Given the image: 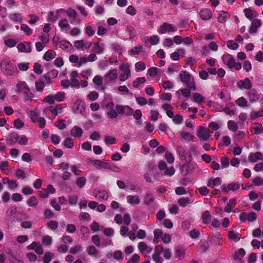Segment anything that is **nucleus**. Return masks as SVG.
Returning <instances> with one entry per match:
<instances>
[{
    "mask_svg": "<svg viewBox=\"0 0 263 263\" xmlns=\"http://www.w3.org/2000/svg\"><path fill=\"white\" fill-rule=\"evenodd\" d=\"M194 201V198L192 196L189 197H182L178 200V204L181 207H185L189 204H191Z\"/></svg>",
    "mask_w": 263,
    "mask_h": 263,
    "instance_id": "21",
    "label": "nucleus"
},
{
    "mask_svg": "<svg viewBox=\"0 0 263 263\" xmlns=\"http://www.w3.org/2000/svg\"><path fill=\"white\" fill-rule=\"evenodd\" d=\"M9 19L13 22H21L22 21V15L19 13H13L10 14L9 16Z\"/></svg>",
    "mask_w": 263,
    "mask_h": 263,
    "instance_id": "45",
    "label": "nucleus"
},
{
    "mask_svg": "<svg viewBox=\"0 0 263 263\" xmlns=\"http://www.w3.org/2000/svg\"><path fill=\"white\" fill-rule=\"evenodd\" d=\"M229 238L234 241L237 242L240 239V235L239 233L234 232L233 230H231L229 232Z\"/></svg>",
    "mask_w": 263,
    "mask_h": 263,
    "instance_id": "51",
    "label": "nucleus"
},
{
    "mask_svg": "<svg viewBox=\"0 0 263 263\" xmlns=\"http://www.w3.org/2000/svg\"><path fill=\"white\" fill-rule=\"evenodd\" d=\"M159 170L164 176L171 177L174 175L175 170L173 166L168 167L164 161H160L158 165Z\"/></svg>",
    "mask_w": 263,
    "mask_h": 263,
    "instance_id": "6",
    "label": "nucleus"
},
{
    "mask_svg": "<svg viewBox=\"0 0 263 263\" xmlns=\"http://www.w3.org/2000/svg\"><path fill=\"white\" fill-rule=\"evenodd\" d=\"M199 15L202 20L208 21L212 17L213 12L210 9L204 8L200 10Z\"/></svg>",
    "mask_w": 263,
    "mask_h": 263,
    "instance_id": "18",
    "label": "nucleus"
},
{
    "mask_svg": "<svg viewBox=\"0 0 263 263\" xmlns=\"http://www.w3.org/2000/svg\"><path fill=\"white\" fill-rule=\"evenodd\" d=\"M177 30V29L176 26L171 24L164 23L160 26L158 32L160 34H164L171 32H175Z\"/></svg>",
    "mask_w": 263,
    "mask_h": 263,
    "instance_id": "8",
    "label": "nucleus"
},
{
    "mask_svg": "<svg viewBox=\"0 0 263 263\" xmlns=\"http://www.w3.org/2000/svg\"><path fill=\"white\" fill-rule=\"evenodd\" d=\"M114 62V61L111 59H109L108 60H102L99 62L98 67L100 69L104 70L112 64Z\"/></svg>",
    "mask_w": 263,
    "mask_h": 263,
    "instance_id": "38",
    "label": "nucleus"
},
{
    "mask_svg": "<svg viewBox=\"0 0 263 263\" xmlns=\"http://www.w3.org/2000/svg\"><path fill=\"white\" fill-rule=\"evenodd\" d=\"M202 220L204 223H209L211 220V215L209 211H205L202 214Z\"/></svg>",
    "mask_w": 263,
    "mask_h": 263,
    "instance_id": "53",
    "label": "nucleus"
},
{
    "mask_svg": "<svg viewBox=\"0 0 263 263\" xmlns=\"http://www.w3.org/2000/svg\"><path fill=\"white\" fill-rule=\"evenodd\" d=\"M18 134L16 132L11 133L7 137L6 142L9 145H13L17 142Z\"/></svg>",
    "mask_w": 263,
    "mask_h": 263,
    "instance_id": "20",
    "label": "nucleus"
},
{
    "mask_svg": "<svg viewBox=\"0 0 263 263\" xmlns=\"http://www.w3.org/2000/svg\"><path fill=\"white\" fill-rule=\"evenodd\" d=\"M105 109L107 110L106 114L108 118H115V110L114 109V104L110 102L105 105Z\"/></svg>",
    "mask_w": 263,
    "mask_h": 263,
    "instance_id": "23",
    "label": "nucleus"
},
{
    "mask_svg": "<svg viewBox=\"0 0 263 263\" xmlns=\"http://www.w3.org/2000/svg\"><path fill=\"white\" fill-rule=\"evenodd\" d=\"M245 16L249 20H252L253 18L257 16V13L252 10L251 8H246L243 10Z\"/></svg>",
    "mask_w": 263,
    "mask_h": 263,
    "instance_id": "36",
    "label": "nucleus"
},
{
    "mask_svg": "<svg viewBox=\"0 0 263 263\" xmlns=\"http://www.w3.org/2000/svg\"><path fill=\"white\" fill-rule=\"evenodd\" d=\"M56 56V53L52 50H48L47 51L43 57V58L46 61H50L53 59Z\"/></svg>",
    "mask_w": 263,
    "mask_h": 263,
    "instance_id": "42",
    "label": "nucleus"
},
{
    "mask_svg": "<svg viewBox=\"0 0 263 263\" xmlns=\"http://www.w3.org/2000/svg\"><path fill=\"white\" fill-rule=\"evenodd\" d=\"M162 108L165 110L167 116L169 118H173L174 117V114L172 111L173 108L171 105L165 103L162 105Z\"/></svg>",
    "mask_w": 263,
    "mask_h": 263,
    "instance_id": "39",
    "label": "nucleus"
},
{
    "mask_svg": "<svg viewBox=\"0 0 263 263\" xmlns=\"http://www.w3.org/2000/svg\"><path fill=\"white\" fill-rule=\"evenodd\" d=\"M31 43L24 42L18 44L17 48L20 52L29 53L31 51Z\"/></svg>",
    "mask_w": 263,
    "mask_h": 263,
    "instance_id": "16",
    "label": "nucleus"
},
{
    "mask_svg": "<svg viewBox=\"0 0 263 263\" xmlns=\"http://www.w3.org/2000/svg\"><path fill=\"white\" fill-rule=\"evenodd\" d=\"M194 168L192 164L186 163L182 165L180 167L181 173L183 175H186L193 172Z\"/></svg>",
    "mask_w": 263,
    "mask_h": 263,
    "instance_id": "24",
    "label": "nucleus"
},
{
    "mask_svg": "<svg viewBox=\"0 0 263 263\" xmlns=\"http://www.w3.org/2000/svg\"><path fill=\"white\" fill-rule=\"evenodd\" d=\"M75 47L77 49L84 50L89 49L92 45L90 41H84L83 40L76 41L74 43Z\"/></svg>",
    "mask_w": 263,
    "mask_h": 263,
    "instance_id": "12",
    "label": "nucleus"
},
{
    "mask_svg": "<svg viewBox=\"0 0 263 263\" xmlns=\"http://www.w3.org/2000/svg\"><path fill=\"white\" fill-rule=\"evenodd\" d=\"M143 47L141 45L136 46L128 51V54L131 56L138 55L142 51Z\"/></svg>",
    "mask_w": 263,
    "mask_h": 263,
    "instance_id": "48",
    "label": "nucleus"
},
{
    "mask_svg": "<svg viewBox=\"0 0 263 263\" xmlns=\"http://www.w3.org/2000/svg\"><path fill=\"white\" fill-rule=\"evenodd\" d=\"M15 87V91L16 92L23 93L29 86L26 82L20 81L16 83Z\"/></svg>",
    "mask_w": 263,
    "mask_h": 263,
    "instance_id": "29",
    "label": "nucleus"
},
{
    "mask_svg": "<svg viewBox=\"0 0 263 263\" xmlns=\"http://www.w3.org/2000/svg\"><path fill=\"white\" fill-rule=\"evenodd\" d=\"M62 12H64L67 14V15L70 17H72L73 18H75L77 17V13L75 11V10L69 8L67 10H65L64 9H59L57 11V15H59Z\"/></svg>",
    "mask_w": 263,
    "mask_h": 263,
    "instance_id": "25",
    "label": "nucleus"
},
{
    "mask_svg": "<svg viewBox=\"0 0 263 263\" xmlns=\"http://www.w3.org/2000/svg\"><path fill=\"white\" fill-rule=\"evenodd\" d=\"M52 242V238L49 235L44 236L42 238V243L45 246H50Z\"/></svg>",
    "mask_w": 263,
    "mask_h": 263,
    "instance_id": "62",
    "label": "nucleus"
},
{
    "mask_svg": "<svg viewBox=\"0 0 263 263\" xmlns=\"http://www.w3.org/2000/svg\"><path fill=\"white\" fill-rule=\"evenodd\" d=\"M237 86L240 89H250L252 87V83L248 78L238 81Z\"/></svg>",
    "mask_w": 263,
    "mask_h": 263,
    "instance_id": "14",
    "label": "nucleus"
},
{
    "mask_svg": "<svg viewBox=\"0 0 263 263\" xmlns=\"http://www.w3.org/2000/svg\"><path fill=\"white\" fill-rule=\"evenodd\" d=\"M213 132H210L209 129L203 126H199L197 131V136L201 141H207L211 136Z\"/></svg>",
    "mask_w": 263,
    "mask_h": 263,
    "instance_id": "7",
    "label": "nucleus"
},
{
    "mask_svg": "<svg viewBox=\"0 0 263 263\" xmlns=\"http://www.w3.org/2000/svg\"><path fill=\"white\" fill-rule=\"evenodd\" d=\"M65 98V93L64 92H58L54 95H49L44 99V101L49 104H54L55 101L62 102Z\"/></svg>",
    "mask_w": 263,
    "mask_h": 263,
    "instance_id": "5",
    "label": "nucleus"
},
{
    "mask_svg": "<svg viewBox=\"0 0 263 263\" xmlns=\"http://www.w3.org/2000/svg\"><path fill=\"white\" fill-rule=\"evenodd\" d=\"M147 41L149 42L152 45H155L159 43L160 37L158 35H154L148 37Z\"/></svg>",
    "mask_w": 263,
    "mask_h": 263,
    "instance_id": "55",
    "label": "nucleus"
},
{
    "mask_svg": "<svg viewBox=\"0 0 263 263\" xmlns=\"http://www.w3.org/2000/svg\"><path fill=\"white\" fill-rule=\"evenodd\" d=\"M85 102L80 99H77L74 103L72 110L75 114H82L85 110Z\"/></svg>",
    "mask_w": 263,
    "mask_h": 263,
    "instance_id": "9",
    "label": "nucleus"
},
{
    "mask_svg": "<svg viewBox=\"0 0 263 263\" xmlns=\"http://www.w3.org/2000/svg\"><path fill=\"white\" fill-rule=\"evenodd\" d=\"M64 146L68 148H71L73 146V140L71 138H66L63 142Z\"/></svg>",
    "mask_w": 263,
    "mask_h": 263,
    "instance_id": "60",
    "label": "nucleus"
},
{
    "mask_svg": "<svg viewBox=\"0 0 263 263\" xmlns=\"http://www.w3.org/2000/svg\"><path fill=\"white\" fill-rule=\"evenodd\" d=\"M261 24L262 23L260 20H254L252 22L251 25L249 28V32L251 34L256 33L258 30V28L261 26Z\"/></svg>",
    "mask_w": 263,
    "mask_h": 263,
    "instance_id": "22",
    "label": "nucleus"
},
{
    "mask_svg": "<svg viewBox=\"0 0 263 263\" xmlns=\"http://www.w3.org/2000/svg\"><path fill=\"white\" fill-rule=\"evenodd\" d=\"M130 116L133 114V109L128 106H116V113Z\"/></svg>",
    "mask_w": 263,
    "mask_h": 263,
    "instance_id": "15",
    "label": "nucleus"
},
{
    "mask_svg": "<svg viewBox=\"0 0 263 263\" xmlns=\"http://www.w3.org/2000/svg\"><path fill=\"white\" fill-rule=\"evenodd\" d=\"M86 182V178L85 177H79L76 181V184L81 189L83 188L85 186Z\"/></svg>",
    "mask_w": 263,
    "mask_h": 263,
    "instance_id": "57",
    "label": "nucleus"
},
{
    "mask_svg": "<svg viewBox=\"0 0 263 263\" xmlns=\"http://www.w3.org/2000/svg\"><path fill=\"white\" fill-rule=\"evenodd\" d=\"M115 80V69L110 70L104 77V80L106 84H109Z\"/></svg>",
    "mask_w": 263,
    "mask_h": 263,
    "instance_id": "27",
    "label": "nucleus"
},
{
    "mask_svg": "<svg viewBox=\"0 0 263 263\" xmlns=\"http://www.w3.org/2000/svg\"><path fill=\"white\" fill-rule=\"evenodd\" d=\"M26 202L29 206L35 208L39 203V200L35 196H32L27 200Z\"/></svg>",
    "mask_w": 263,
    "mask_h": 263,
    "instance_id": "49",
    "label": "nucleus"
},
{
    "mask_svg": "<svg viewBox=\"0 0 263 263\" xmlns=\"http://www.w3.org/2000/svg\"><path fill=\"white\" fill-rule=\"evenodd\" d=\"M154 235L153 243L157 244L159 241V239L162 236V231L159 229H155L154 231Z\"/></svg>",
    "mask_w": 263,
    "mask_h": 263,
    "instance_id": "52",
    "label": "nucleus"
},
{
    "mask_svg": "<svg viewBox=\"0 0 263 263\" xmlns=\"http://www.w3.org/2000/svg\"><path fill=\"white\" fill-rule=\"evenodd\" d=\"M240 184L238 183L232 182L227 186H222V190L224 192H228L230 191H236L240 188Z\"/></svg>",
    "mask_w": 263,
    "mask_h": 263,
    "instance_id": "28",
    "label": "nucleus"
},
{
    "mask_svg": "<svg viewBox=\"0 0 263 263\" xmlns=\"http://www.w3.org/2000/svg\"><path fill=\"white\" fill-rule=\"evenodd\" d=\"M146 69V66L144 62L142 61H139L137 62L135 64V69L136 71L139 72L141 71H143Z\"/></svg>",
    "mask_w": 263,
    "mask_h": 263,
    "instance_id": "58",
    "label": "nucleus"
},
{
    "mask_svg": "<svg viewBox=\"0 0 263 263\" xmlns=\"http://www.w3.org/2000/svg\"><path fill=\"white\" fill-rule=\"evenodd\" d=\"M181 140L185 141H190L193 140L194 136L187 132H182L180 133Z\"/></svg>",
    "mask_w": 263,
    "mask_h": 263,
    "instance_id": "47",
    "label": "nucleus"
},
{
    "mask_svg": "<svg viewBox=\"0 0 263 263\" xmlns=\"http://www.w3.org/2000/svg\"><path fill=\"white\" fill-rule=\"evenodd\" d=\"M104 50V45L103 44L96 43L93 44V51L96 54H100L103 53Z\"/></svg>",
    "mask_w": 263,
    "mask_h": 263,
    "instance_id": "37",
    "label": "nucleus"
},
{
    "mask_svg": "<svg viewBox=\"0 0 263 263\" xmlns=\"http://www.w3.org/2000/svg\"><path fill=\"white\" fill-rule=\"evenodd\" d=\"M163 247L161 245L157 246L154 249V253L153 255V259L156 263H162L163 259L160 256L162 252Z\"/></svg>",
    "mask_w": 263,
    "mask_h": 263,
    "instance_id": "10",
    "label": "nucleus"
},
{
    "mask_svg": "<svg viewBox=\"0 0 263 263\" xmlns=\"http://www.w3.org/2000/svg\"><path fill=\"white\" fill-rule=\"evenodd\" d=\"M138 249L142 253L149 254L152 250V248L147 246L146 243L143 242H140L138 246Z\"/></svg>",
    "mask_w": 263,
    "mask_h": 263,
    "instance_id": "31",
    "label": "nucleus"
},
{
    "mask_svg": "<svg viewBox=\"0 0 263 263\" xmlns=\"http://www.w3.org/2000/svg\"><path fill=\"white\" fill-rule=\"evenodd\" d=\"M222 60L229 68H234L236 70H239L242 66L239 63L235 62L233 57L229 54H224L222 57Z\"/></svg>",
    "mask_w": 263,
    "mask_h": 263,
    "instance_id": "2",
    "label": "nucleus"
},
{
    "mask_svg": "<svg viewBox=\"0 0 263 263\" xmlns=\"http://www.w3.org/2000/svg\"><path fill=\"white\" fill-rule=\"evenodd\" d=\"M262 159V155L260 152L251 153L249 155V160L251 162H255L258 160H261Z\"/></svg>",
    "mask_w": 263,
    "mask_h": 263,
    "instance_id": "35",
    "label": "nucleus"
},
{
    "mask_svg": "<svg viewBox=\"0 0 263 263\" xmlns=\"http://www.w3.org/2000/svg\"><path fill=\"white\" fill-rule=\"evenodd\" d=\"M59 47L66 52H70L72 49L71 44L68 41L62 40L59 43Z\"/></svg>",
    "mask_w": 263,
    "mask_h": 263,
    "instance_id": "26",
    "label": "nucleus"
},
{
    "mask_svg": "<svg viewBox=\"0 0 263 263\" xmlns=\"http://www.w3.org/2000/svg\"><path fill=\"white\" fill-rule=\"evenodd\" d=\"M247 96L249 101L252 103L257 102L260 98V95L254 89H250L248 92Z\"/></svg>",
    "mask_w": 263,
    "mask_h": 263,
    "instance_id": "19",
    "label": "nucleus"
},
{
    "mask_svg": "<svg viewBox=\"0 0 263 263\" xmlns=\"http://www.w3.org/2000/svg\"><path fill=\"white\" fill-rule=\"evenodd\" d=\"M78 76V73L76 70H73L70 73V79L72 87H75L77 88L80 87V82L77 79Z\"/></svg>",
    "mask_w": 263,
    "mask_h": 263,
    "instance_id": "17",
    "label": "nucleus"
},
{
    "mask_svg": "<svg viewBox=\"0 0 263 263\" xmlns=\"http://www.w3.org/2000/svg\"><path fill=\"white\" fill-rule=\"evenodd\" d=\"M59 26L62 30H67L70 28V26L66 18H64L59 22Z\"/></svg>",
    "mask_w": 263,
    "mask_h": 263,
    "instance_id": "54",
    "label": "nucleus"
},
{
    "mask_svg": "<svg viewBox=\"0 0 263 263\" xmlns=\"http://www.w3.org/2000/svg\"><path fill=\"white\" fill-rule=\"evenodd\" d=\"M54 257V254L51 252H47L45 254L43 258L44 263H49L52 258Z\"/></svg>",
    "mask_w": 263,
    "mask_h": 263,
    "instance_id": "63",
    "label": "nucleus"
},
{
    "mask_svg": "<svg viewBox=\"0 0 263 263\" xmlns=\"http://www.w3.org/2000/svg\"><path fill=\"white\" fill-rule=\"evenodd\" d=\"M28 142V139L26 137V136L23 135H19V138H18L17 143L18 144L21 145H26L27 144Z\"/></svg>",
    "mask_w": 263,
    "mask_h": 263,
    "instance_id": "61",
    "label": "nucleus"
},
{
    "mask_svg": "<svg viewBox=\"0 0 263 263\" xmlns=\"http://www.w3.org/2000/svg\"><path fill=\"white\" fill-rule=\"evenodd\" d=\"M155 200V196L154 193L151 191H147L145 193L143 197V203L145 205L149 206L154 203Z\"/></svg>",
    "mask_w": 263,
    "mask_h": 263,
    "instance_id": "13",
    "label": "nucleus"
},
{
    "mask_svg": "<svg viewBox=\"0 0 263 263\" xmlns=\"http://www.w3.org/2000/svg\"><path fill=\"white\" fill-rule=\"evenodd\" d=\"M83 133V129L78 126H74L70 130V135L75 138H80Z\"/></svg>",
    "mask_w": 263,
    "mask_h": 263,
    "instance_id": "30",
    "label": "nucleus"
},
{
    "mask_svg": "<svg viewBox=\"0 0 263 263\" xmlns=\"http://www.w3.org/2000/svg\"><path fill=\"white\" fill-rule=\"evenodd\" d=\"M28 116L32 122L36 123L40 118V113L37 110L34 109L30 110L28 113Z\"/></svg>",
    "mask_w": 263,
    "mask_h": 263,
    "instance_id": "41",
    "label": "nucleus"
},
{
    "mask_svg": "<svg viewBox=\"0 0 263 263\" xmlns=\"http://www.w3.org/2000/svg\"><path fill=\"white\" fill-rule=\"evenodd\" d=\"M193 101L198 104L201 103L204 100V98L199 93H194L192 95Z\"/></svg>",
    "mask_w": 263,
    "mask_h": 263,
    "instance_id": "50",
    "label": "nucleus"
},
{
    "mask_svg": "<svg viewBox=\"0 0 263 263\" xmlns=\"http://www.w3.org/2000/svg\"><path fill=\"white\" fill-rule=\"evenodd\" d=\"M246 254L245 250L240 248L234 254L233 258L235 260H241Z\"/></svg>",
    "mask_w": 263,
    "mask_h": 263,
    "instance_id": "46",
    "label": "nucleus"
},
{
    "mask_svg": "<svg viewBox=\"0 0 263 263\" xmlns=\"http://www.w3.org/2000/svg\"><path fill=\"white\" fill-rule=\"evenodd\" d=\"M130 64L128 63H122L119 68V80L124 82L130 77Z\"/></svg>",
    "mask_w": 263,
    "mask_h": 263,
    "instance_id": "3",
    "label": "nucleus"
},
{
    "mask_svg": "<svg viewBox=\"0 0 263 263\" xmlns=\"http://www.w3.org/2000/svg\"><path fill=\"white\" fill-rule=\"evenodd\" d=\"M95 196L97 199L100 200H106L108 197V193L105 190L98 191Z\"/></svg>",
    "mask_w": 263,
    "mask_h": 263,
    "instance_id": "40",
    "label": "nucleus"
},
{
    "mask_svg": "<svg viewBox=\"0 0 263 263\" xmlns=\"http://www.w3.org/2000/svg\"><path fill=\"white\" fill-rule=\"evenodd\" d=\"M92 82L97 86V89L104 90V88L102 86V83H103V78L101 76H99V75L96 76L93 78V79L92 80Z\"/></svg>",
    "mask_w": 263,
    "mask_h": 263,
    "instance_id": "34",
    "label": "nucleus"
},
{
    "mask_svg": "<svg viewBox=\"0 0 263 263\" xmlns=\"http://www.w3.org/2000/svg\"><path fill=\"white\" fill-rule=\"evenodd\" d=\"M230 14L225 11H221L218 17V21L221 23H224L230 17Z\"/></svg>",
    "mask_w": 263,
    "mask_h": 263,
    "instance_id": "43",
    "label": "nucleus"
},
{
    "mask_svg": "<svg viewBox=\"0 0 263 263\" xmlns=\"http://www.w3.org/2000/svg\"><path fill=\"white\" fill-rule=\"evenodd\" d=\"M1 68L7 76H12L15 72V67L12 62L8 59H3L1 63Z\"/></svg>",
    "mask_w": 263,
    "mask_h": 263,
    "instance_id": "4",
    "label": "nucleus"
},
{
    "mask_svg": "<svg viewBox=\"0 0 263 263\" xmlns=\"http://www.w3.org/2000/svg\"><path fill=\"white\" fill-rule=\"evenodd\" d=\"M221 183V179L219 177L215 178H211L208 180L207 185L209 187H214L220 185Z\"/></svg>",
    "mask_w": 263,
    "mask_h": 263,
    "instance_id": "33",
    "label": "nucleus"
},
{
    "mask_svg": "<svg viewBox=\"0 0 263 263\" xmlns=\"http://www.w3.org/2000/svg\"><path fill=\"white\" fill-rule=\"evenodd\" d=\"M102 161L99 160H95L92 158H89L87 160V162L89 164L93 165L98 168H101Z\"/></svg>",
    "mask_w": 263,
    "mask_h": 263,
    "instance_id": "59",
    "label": "nucleus"
},
{
    "mask_svg": "<svg viewBox=\"0 0 263 263\" xmlns=\"http://www.w3.org/2000/svg\"><path fill=\"white\" fill-rule=\"evenodd\" d=\"M126 199L127 202L130 204L137 205L140 202V199L138 195H128Z\"/></svg>",
    "mask_w": 263,
    "mask_h": 263,
    "instance_id": "32",
    "label": "nucleus"
},
{
    "mask_svg": "<svg viewBox=\"0 0 263 263\" xmlns=\"http://www.w3.org/2000/svg\"><path fill=\"white\" fill-rule=\"evenodd\" d=\"M235 102L236 104L240 107H245L248 106V101L246 98L243 97L238 98L236 100Z\"/></svg>",
    "mask_w": 263,
    "mask_h": 263,
    "instance_id": "56",
    "label": "nucleus"
},
{
    "mask_svg": "<svg viewBox=\"0 0 263 263\" xmlns=\"http://www.w3.org/2000/svg\"><path fill=\"white\" fill-rule=\"evenodd\" d=\"M10 215L17 221H21L26 218V214L24 212L18 211L16 208H12L10 210Z\"/></svg>",
    "mask_w": 263,
    "mask_h": 263,
    "instance_id": "11",
    "label": "nucleus"
},
{
    "mask_svg": "<svg viewBox=\"0 0 263 263\" xmlns=\"http://www.w3.org/2000/svg\"><path fill=\"white\" fill-rule=\"evenodd\" d=\"M23 93L24 94L25 101L31 100L35 96L34 94L31 91L29 87Z\"/></svg>",
    "mask_w": 263,
    "mask_h": 263,
    "instance_id": "44",
    "label": "nucleus"
},
{
    "mask_svg": "<svg viewBox=\"0 0 263 263\" xmlns=\"http://www.w3.org/2000/svg\"><path fill=\"white\" fill-rule=\"evenodd\" d=\"M4 43L7 47L9 48H12L16 45V42L13 39H7L5 40Z\"/></svg>",
    "mask_w": 263,
    "mask_h": 263,
    "instance_id": "64",
    "label": "nucleus"
},
{
    "mask_svg": "<svg viewBox=\"0 0 263 263\" xmlns=\"http://www.w3.org/2000/svg\"><path fill=\"white\" fill-rule=\"evenodd\" d=\"M179 78L181 82L184 83L187 87L193 90L196 89V86L194 79H191V76L186 71H181L179 73Z\"/></svg>",
    "mask_w": 263,
    "mask_h": 263,
    "instance_id": "1",
    "label": "nucleus"
}]
</instances>
